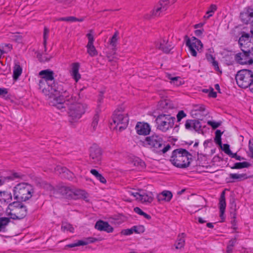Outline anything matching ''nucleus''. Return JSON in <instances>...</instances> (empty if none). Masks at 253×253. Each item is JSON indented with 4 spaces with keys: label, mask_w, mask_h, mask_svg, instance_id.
<instances>
[{
    "label": "nucleus",
    "mask_w": 253,
    "mask_h": 253,
    "mask_svg": "<svg viewBox=\"0 0 253 253\" xmlns=\"http://www.w3.org/2000/svg\"><path fill=\"white\" fill-rule=\"evenodd\" d=\"M98 121L99 116L98 115L96 114L94 116L93 121L91 123V127L93 130H96L97 126L98 125Z\"/></svg>",
    "instance_id": "nucleus-42"
},
{
    "label": "nucleus",
    "mask_w": 253,
    "mask_h": 253,
    "mask_svg": "<svg viewBox=\"0 0 253 253\" xmlns=\"http://www.w3.org/2000/svg\"><path fill=\"white\" fill-rule=\"evenodd\" d=\"M172 197V194L169 191L165 190L157 196L159 201L169 202Z\"/></svg>",
    "instance_id": "nucleus-23"
},
{
    "label": "nucleus",
    "mask_w": 253,
    "mask_h": 253,
    "mask_svg": "<svg viewBox=\"0 0 253 253\" xmlns=\"http://www.w3.org/2000/svg\"><path fill=\"white\" fill-rule=\"evenodd\" d=\"M193 128L195 129L196 131H197L201 127L200 122L199 121L196 120H193Z\"/></svg>",
    "instance_id": "nucleus-50"
},
{
    "label": "nucleus",
    "mask_w": 253,
    "mask_h": 253,
    "mask_svg": "<svg viewBox=\"0 0 253 253\" xmlns=\"http://www.w3.org/2000/svg\"><path fill=\"white\" fill-rule=\"evenodd\" d=\"M253 18V9L248 8L240 14V18L243 22L247 24Z\"/></svg>",
    "instance_id": "nucleus-22"
},
{
    "label": "nucleus",
    "mask_w": 253,
    "mask_h": 253,
    "mask_svg": "<svg viewBox=\"0 0 253 253\" xmlns=\"http://www.w3.org/2000/svg\"><path fill=\"white\" fill-rule=\"evenodd\" d=\"M10 222L8 217H0V232H5L6 226Z\"/></svg>",
    "instance_id": "nucleus-30"
},
{
    "label": "nucleus",
    "mask_w": 253,
    "mask_h": 253,
    "mask_svg": "<svg viewBox=\"0 0 253 253\" xmlns=\"http://www.w3.org/2000/svg\"><path fill=\"white\" fill-rule=\"evenodd\" d=\"M175 118L169 114H161L156 119L157 128L159 130L166 132L173 127Z\"/></svg>",
    "instance_id": "nucleus-7"
},
{
    "label": "nucleus",
    "mask_w": 253,
    "mask_h": 253,
    "mask_svg": "<svg viewBox=\"0 0 253 253\" xmlns=\"http://www.w3.org/2000/svg\"><path fill=\"white\" fill-rule=\"evenodd\" d=\"M90 159L92 163L99 164L101 160V149L96 145H93L90 148Z\"/></svg>",
    "instance_id": "nucleus-16"
},
{
    "label": "nucleus",
    "mask_w": 253,
    "mask_h": 253,
    "mask_svg": "<svg viewBox=\"0 0 253 253\" xmlns=\"http://www.w3.org/2000/svg\"><path fill=\"white\" fill-rule=\"evenodd\" d=\"M160 107L162 110L165 111H167L169 109H171L172 107L170 103L167 100H163L160 103Z\"/></svg>",
    "instance_id": "nucleus-34"
},
{
    "label": "nucleus",
    "mask_w": 253,
    "mask_h": 253,
    "mask_svg": "<svg viewBox=\"0 0 253 253\" xmlns=\"http://www.w3.org/2000/svg\"><path fill=\"white\" fill-rule=\"evenodd\" d=\"M90 173L93 174L100 182L102 183H106V180L104 177H103L97 170L95 169L90 170Z\"/></svg>",
    "instance_id": "nucleus-32"
},
{
    "label": "nucleus",
    "mask_w": 253,
    "mask_h": 253,
    "mask_svg": "<svg viewBox=\"0 0 253 253\" xmlns=\"http://www.w3.org/2000/svg\"><path fill=\"white\" fill-rule=\"evenodd\" d=\"M192 155L185 149H177L173 151L170 159L171 163L179 168H186L190 164Z\"/></svg>",
    "instance_id": "nucleus-3"
},
{
    "label": "nucleus",
    "mask_w": 253,
    "mask_h": 253,
    "mask_svg": "<svg viewBox=\"0 0 253 253\" xmlns=\"http://www.w3.org/2000/svg\"><path fill=\"white\" fill-rule=\"evenodd\" d=\"M5 213L12 219H21L26 216L27 209L22 203L14 202L8 205Z\"/></svg>",
    "instance_id": "nucleus-5"
},
{
    "label": "nucleus",
    "mask_w": 253,
    "mask_h": 253,
    "mask_svg": "<svg viewBox=\"0 0 253 253\" xmlns=\"http://www.w3.org/2000/svg\"><path fill=\"white\" fill-rule=\"evenodd\" d=\"M95 228L98 230L104 231L108 233H111L113 231V227L107 222L102 220L97 221L95 225Z\"/></svg>",
    "instance_id": "nucleus-19"
},
{
    "label": "nucleus",
    "mask_w": 253,
    "mask_h": 253,
    "mask_svg": "<svg viewBox=\"0 0 253 253\" xmlns=\"http://www.w3.org/2000/svg\"><path fill=\"white\" fill-rule=\"evenodd\" d=\"M61 98L63 99V101L62 103L63 107L59 108L58 105L53 106H56L59 109L65 108V105L69 106V122L71 123L77 122L85 113L87 108L86 104L80 101V94L70 96L68 90H67L66 96H61Z\"/></svg>",
    "instance_id": "nucleus-2"
},
{
    "label": "nucleus",
    "mask_w": 253,
    "mask_h": 253,
    "mask_svg": "<svg viewBox=\"0 0 253 253\" xmlns=\"http://www.w3.org/2000/svg\"><path fill=\"white\" fill-rule=\"evenodd\" d=\"M206 58L210 63H211L214 60V57H213L212 55L210 54H206Z\"/></svg>",
    "instance_id": "nucleus-62"
},
{
    "label": "nucleus",
    "mask_w": 253,
    "mask_h": 253,
    "mask_svg": "<svg viewBox=\"0 0 253 253\" xmlns=\"http://www.w3.org/2000/svg\"><path fill=\"white\" fill-rule=\"evenodd\" d=\"M22 72L21 67L18 64H15L13 68V78L14 80H17L21 75Z\"/></svg>",
    "instance_id": "nucleus-29"
},
{
    "label": "nucleus",
    "mask_w": 253,
    "mask_h": 253,
    "mask_svg": "<svg viewBox=\"0 0 253 253\" xmlns=\"http://www.w3.org/2000/svg\"><path fill=\"white\" fill-rule=\"evenodd\" d=\"M174 1L175 0H161L159 3L167 9L170 3L174 2Z\"/></svg>",
    "instance_id": "nucleus-44"
},
{
    "label": "nucleus",
    "mask_w": 253,
    "mask_h": 253,
    "mask_svg": "<svg viewBox=\"0 0 253 253\" xmlns=\"http://www.w3.org/2000/svg\"><path fill=\"white\" fill-rule=\"evenodd\" d=\"M3 196L4 197V198H3L4 201L7 203L10 202L12 200V196L10 193H4Z\"/></svg>",
    "instance_id": "nucleus-51"
},
{
    "label": "nucleus",
    "mask_w": 253,
    "mask_h": 253,
    "mask_svg": "<svg viewBox=\"0 0 253 253\" xmlns=\"http://www.w3.org/2000/svg\"><path fill=\"white\" fill-rule=\"evenodd\" d=\"M49 33V30L45 27L44 29V32H43V44L44 46V50L46 51V41L48 39V35Z\"/></svg>",
    "instance_id": "nucleus-43"
},
{
    "label": "nucleus",
    "mask_w": 253,
    "mask_h": 253,
    "mask_svg": "<svg viewBox=\"0 0 253 253\" xmlns=\"http://www.w3.org/2000/svg\"><path fill=\"white\" fill-rule=\"evenodd\" d=\"M242 52L238 53L235 55V59L237 63L242 65H251L253 60L250 57V51L242 49Z\"/></svg>",
    "instance_id": "nucleus-13"
},
{
    "label": "nucleus",
    "mask_w": 253,
    "mask_h": 253,
    "mask_svg": "<svg viewBox=\"0 0 253 253\" xmlns=\"http://www.w3.org/2000/svg\"><path fill=\"white\" fill-rule=\"evenodd\" d=\"M207 124L208 125L211 126L212 127V128H213V129H215L220 126V123H217V122H213V121H209L207 122Z\"/></svg>",
    "instance_id": "nucleus-49"
},
{
    "label": "nucleus",
    "mask_w": 253,
    "mask_h": 253,
    "mask_svg": "<svg viewBox=\"0 0 253 253\" xmlns=\"http://www.w3.org/2000/svg\"><path fill=\"white\" fill-rule=\"evenodd\" d=\"M42 79L39 81V87L42 92L48 96V103L50 105H58L63 107V99L66 96L67 90L61 85H56L54 82V73L49 70H42L39 73Z\"/></svg>",
    "instance_id": "nucleus-1"
},
{
    "label": "nucleus",
    "mask_w": 253,
    "mask_h": 253,
    "mask_svg": "<svg viewBox=\"0 0 253 253\" xmlns=\"http://www.w3.org/2000/svg\"><path fill=\"white\" fill-rule=\"evenodd\" d=\"M250 164L246 162L236 163L235 164L233 169H242L244 168H248Z\"/></svg>",
    "instance_id": "nucleus-38"
},
{
    "label": "nucleus",
    "mask_w": 253,
    "mask_h": 253,
    "mask_svg": "<svg viewBox=\"0 0 253 253\" xmlns=\"http://www.w3.org/2000/svg\"><path fill=\"white\" fill-rule=\"evenodd\" d=\"M71 16L69 17H60V18H57L55 19V21H66V22H71Z\"/></svg>",
    "instance_id": "nucleus-56"
},
{
    "label": "nucleus",
    "mask_w": 253,
    "mask_h": 253,
    "mask_svg": "<svg viewBox=\"0 0 253 253\" xmlns=\"http://www.w3.org/2000/svg\"><path fill=\"white\" fill-rule=\"evenodd\" d=\"M132 228L133 229V232L138 234L142 233L145 231L144 226L143 225L134 226Z\"/></svg>",
    "instance_id": "nucleus-41"
},
{
    "label": "nucleus",
    "mask_w": 253,
    "mask_h": 253,
    "mask_svg": "<svg viewBox=\"0 0 253 253\" xmlns=\"http://www.w3.org/2000/svg\"><path fill=\"white\" fill-rule=\"evenodd\" d=\"M231 158H235L237 160L241 161L242 160H244V158L238 156L236 153H232V155L230 156Z\"/></svg>",
    "instance_id": "nucleus-60"
},
{
    "label": "nucleus",
    "mask_w": 253,
    "mask_h": 253,
    "mask_svg": "<svg viewBox=\"0 0 253 253\" xmlns=\"http://www.w3.org/2000/svg\"><path fill=\"white\" fill-rule=\"evenodd\" d=\"M0 48H1L2 54H4L10 51L11 50L12 46L10 44L4 43L0 45Z\"/></svg>",
    "instance_id": "nucleus-35"
},
{
    "label": "nucleus",
    "mask_w": 253,
    "mask_h": 253,
    "mask_svg": "<svg viewBox=\"0 0 253 253\" xmlns=\"http://www.w3.org/2000/svg\"><path fill=\"white\" fill-rule=\"evenodd\" d=\"M145 143L153 151L159 154H165L170 148V146L169 144L164 146L163 138L155 133L146 137Z\"/></svg>",
    "instance_id": "nucleus-4"
},
{
    "label": "nucleus",
    "mask_w": 253,
    "mask_h": 253,
    "mask_svg": "<svg viewBox=\"0 0 253 253\" xmlns=\"http://www.w3.org/2000/svg\"><path fill=\"white\" fill-rule=\"evenodd\" d=\"M186 114L183 111H179L176 116L177 122H179L182 119L186 117Z\"/></svg>",
    "instance_id": "nucleus-47"
},
{
    "label": "nucleus",
    "mask_w": 253,
    "mask_h": 253,
    "mask_svg": "<svg viewBox=\"0 0 253 253\" xmlns=\"http://www.w3.org/2000/svg\"><path fill=\"white\" fill-rule=\"evenodd\" d=\"M216 5L214 4H211L207 12V14L208 15L207 18H209L211 16H212L213 13L216 11Z\"/></svg>",
    "instance_id": "nucleus-40"
},
{
    "label": "nucleus",
    "mask_w": 253,
    "mask_h": 253,
    "mask_svg": "<svg viewBox=\"0 0 253 253\" xmlns=\"http://www.w3.org/2000/svg\"><path fill=\"white\" fill-rule=\"evenodd\" d=\"M153 200V195L152 192H148L147 193L142 192H139L137 201L142 203H150Z\"/></svg>",
    "instance_id": "nucleus-21"
},
{
    "label": "nucleus",
    "mask_w": 253,
    "mask_h": 253,
    "mask_svg": "<svg viewBox=\"0 0 253 253\" xmlns=\"http://www.w3.org/2000/svg\"><path fill=\"white\" fill-rule=\"evenodd\" d=\"M139 192H133L132 190L128 191L127 194L128 195L132 196L133 197L135 198V199L137 200V198L138 197Z\"/></svg>",
    "instance_id": "nucleus-55"
},
{
    "label": "nucleus",
    "mask_w": 253,
    "mask_h": 253,
    "mask_svg": "<svg viewBox=\"0 0 253 253\" xmlns=\"http://www.w3.org/2000/svg\"><path fill=\"white\" fill-rule=\"evenodd\" d=\"M240 47L246 50H253V35L249 34H244L239 38L238 41Z\"/></svg>",
    "instance_id": "nucleus-11"
},
{
    "label": "nucleus",
    "mask_w": 253,
    "mask_h": 253,
    "mask_svg": "<svg viewBox=\"0 0 253 253\" xmlns=\"http://www.w3.org/2000/svg\"><path fill=\"white\" fill-rule=\"evenodd\" d=\"M226 202H225V193L224 192H222L220 195V197L219 199V209H220V216L221 218H222L223 214L224 213L225 210L226 208Z\"/></svg>",
    "instance_id": "nucleus-26"
},
{
    "label": "nucleus",
    "mask_w": 253,
    "mask_h": 253,
    "mask_svg": "<svg viewBox=\"0 0 253 253\" xmlns=\"http://www.w3.org/2000/svg\"><path fill=\"white\" fill-rule=\"evenodd\" d=\"M135 130L139 135H146L151 130L150 127L147 123L138 122L135 126Z\"/></svg>",
    "instance_id": "nucleus-17"
},
{
    "label": "nucleus",
    "mask_w": 253,
    "mask_h": 253,
    "mask_svg": "<svg viewBox=\"0 0 253 253\" xmlns=\"http://www.w3.org/2000/svg\"><path fill=\"white\" fill-rule=\"evenodd\" d=\"M133 233V228H131L130 229H127L125 230H123L122 231V234L124 235H129Z\"/></svg>",
    "instance_id": "nucleus-53"
},
{
    "label": "nucleus",
    "mask_w": 253,
    "mask_h": 253,
    "mask_svg": "<svg viewBox=\"0 0 253 253\" xmlns=\"http://www.w3.org/2000/svg\"><path fill=\"white\" fill-rule=\"evenodd\" d=\"M186 44L188 47L191 54L194 57L197 56L196 50L198 51L203 47L201 41L195 37H192L191 39H188Z\"/></svg>",
    "instance_id": "nucleus-12"
},
{
    "label": "nucleus",
    "mask_w": 253,
    "mask_h": 253,
    "mask_svg": "<svg viewBox=\"0 0 253 253\" xmlns=\"http://www.w3.org/2000/svg\"><path fill=\"white\" fill-rule=\"evenodd\" d=\"M236 242V240L235 239H232L229 241L227 247V252L228 253H232L233 248L235 246Z\"/></svg>",
    "instance_id": "nucleus-39"
},
{
    "label": "nucleus",
    "mask_w": 253,
    "mask_h": 253,
    "mask_svg": "<svg viewBox=\"0 0 253 253\" xmlns=\"http://www.w3.org/2000/svg\"><path fill=\"white\" fill-rule=\"evenodd\" d=\"M134 211L137 214L143 215L144 212H143L139 208L136 207L134 209Z\"/></svg>",
    "instance_id": "nucleus-61"
},
{
    "label": "nucleus",
    "mask_w": 253,
    "mask_h": 253,
    "mask_svg": "<svg viewBox=\"0 0 253 253\" xmlns=\"http://www.w3.org/2000/svg\"><path fill=\"white\" fill-rule=\"evenodd\" d=\"M223 150L226 154L229 155L230 157L231 156V155H232L233 153L230 149L229 145L227 144H224L223 145Z\"/></svg>",
    "instance_id": "nucleus-46"
},
{
    "label": "nucleus",
    "mask_w": 253,
    "mask_h": 253,
    "mask_svg": "<svg viewBox=\"0 0 253 253\" xmlns=\"http://www.w3.org/2000/svg\"><path fill=\"white\" fill-rule=\"evenodd\" d=\"M211 63H212V65L214 67V69L216 71H219V69L218 62L215 61V59Z\"/></svg>",
    "instance_id": "nucleus-63"
},
{
    "label": "nucleus",
    "mask_w": 253,
    "mask_h": 253,
    "mask_svg": "<svg viewBox=\"0 0 253 253\" xmlns=\"http://www.w3.org/2000/svg\"><path fill=\"white\" fill-rule=\"evenodd\" d=\"M40 186L47 190L53 191V193H55V192L59 193L66 198H72L75 195L74 189L71 187L59 186L55 189L51 185L44 181H42Z\"/></svg>",
    "instance_id": "nucleus-8"
},
{
    "label": "nucleus",
    "mask_w": 253,
    "mask_h": 253,
    "mask_svg": "<svg viewBox=\"0 0 253 253\" xmlns=\"http://www.w3.org/2000/svg\"><path fill=\"white\" fill-rule=\"evenodd\" d=\"M245 174H238V173H231L230 174V177L232 179H242L244 177Z\"/></svg>",
    "instance_id": "nucleus-48"
},
{
    "label": "nucleus",
    "mask_w": 253,
    "mask_h": 253,
    "mask_svg": "<svg viewBox=\"0 0 253 253\" xmlns=\"http://www.w3.org/2000/svg\"><path fill=\"white\" fill-rule=\"evenodd\" d=\"M186 235L184 233L179 234L175 242L174 246L176 249H181L185 245V238Z\"/></svg>",
    "instance_id": "nucleus-25"
},
{
    "label": "nucleus",
    "mask_w": 253,
    "mask_h": 253,
    "mask_svg": "<svg viewBox=\"0 0 253 253\" xmlns=\"http://www.w3.org/2000/svg\"><path fill=\"white\" fill-rule=\"evenodd\" d=\"M222 133L223 132H221L220 130H216L215 131V141L216 144L221 147L222 145L221 136Z\"/></svg>",
    "instance_id": "nucleus-37"
},
{
    "label": "nucleus",
    "mask_w": 253,
    "mask_h": 253,
    "mask_svg": "<svg viewBox=\"0 0 253 253\" xmlns=\"http://www.w3.org/2000/svg\"><path fill=\"white\" fill-rule=\"evenodd\" d=\"M33 193L32 186L27 183H19L14 187L13 190L14 198L24 201L29 199Z\"/></svg>",
    "instance_id": "nucleus-6"
},
{
    "label": "nucleus",
    "mask_w": 253,
    "mask_h": 253,
    "mask_svg": "<svg viewBox=\"0 0 253 253\" xmlns=\"http://www.w3.org/2000/svg\"><path fill=\"white\" fill-rule=\"evenodd\" d=\"M22 176L23 175L17 172L13 173L11 174L10 175L6 177H2L0 176V185L8 181V180H13L17 178H22Z\"/></svg>",
    "instance_id": "nucleus-24"
},
{
    "label": "nucleus",
    "mask_w": 253,
    "mask_h": 253,
    "mask_svg": "<svg viewBox=\"0 0 253 253\" xmlns=\"http://www.w3.org/2000/svg\"><path fill=\"white\" fill-rule=\"evenodd\" d=\"M167 9L165 7L160 4L159 3L155 6L153 10L151 11V14L153 16H159L160 14L166 11Z\"/></svg>",
    "instance_id": "nucleus-28"
},
{
    "label": "nucleus",
    "mask_w": 253,
    "mask_h": 253,
    "mask_svg": "<svg viewBox=\"0 0 253 253\" xmlns=\"http://www.w3.org/2000/svg\"><path fill=\"white\" fill-rule=\"evenodd\" d=\"M209 96L211 97L215 98L217 96L216 92L213 90L212 88L210 89V91L209 93Z\"/></svg>",
    "instance_id": "nucleus-59"
},
{
    "label": "nucleus",
    "mask_w": 253,
    "mask_h": 253,
    "mask_svg": "<svg viewBox=\"0 0 253 253\" xmlns=\"http://www.w3.org/2000/svg\"><path fill=\"white\" fill-rule=\"evenodd\" d=\"M79 65L77 63H74L72 66V76L76 82H78L80 79L81 76L79 73Z\"/></svg>",
    "instance_id": "nucleus-27"
},
{
    "label": "nucleus",
    "mask_w": 253,
    "mask_h": 253,
    "mask_svg": "<svg viewBox=\"0 0 253 253\" xmlns=\"http://www.w3.org/2000/svg\"><path fill=\"white\" fill-rule=\"evenodd\" d=\"M167 77L170 80V83L175 85L178 86L182 84L180 77H172L169 74L167 75Z\"/></svg>",
    "instance_id": "nucleus-33"
},
{
    "label": "nucleus",
    "mask_w": 253,
    "mask_h": 253,
    "mask_svg": "<svg viewBox=\"0 0 253 253\" xmlns=\"http://www.w3.org/2000/svg\"><path fill=\"white\" fill-rule=\"evenodd\" d=\"M86 36L88 40V42L86 45L87 53L91 57L95 56L98 54V52L94 45V38L92 30H90Z\"/></svg>",
    "instance_id": "nucleus-14"
},
{
    "label": "nucleus",
    "mask_w": 253,
    "mask_h": 253,
    "mask_svg": "<svg viewBox=\"0 0 253 253\" xmlns=\"http://www.w3.org/2000/svg\"><path fill=\"white\" fill-rule=\"evenodd\" d=\"M54 171L56 173L61 175V176L65 178L70 179L73 177V173L65 167L57 166L54 168Z\"/></svg>",
    "instance_id": "nucleus-18"
},
{
    "label": "nucleus",
    "mask_w": 253,
    "mask_h": 253,
    "mask_svg": "<svg viewBox=\"0 0 253 253\" xmlns=\"http://www.w3.org/2000/svg\"><path fill=\"white\" fill-rule=\"evenodd\" d=\"M193 120H187L185 124V127L186 129L192 130L193 128Z\"/></svg>",
    "instance_id": "nucleus-45"
},
{
    "label": "nucleus",
    "mask_w": 253,
    "mask_h": 253,
    "mask_svg": "<svg viewBox=\"0 0 253 253\" xmlns=\"http://www.w3.org/2000/svg\"><path fill=\"white\" fill-rule=\"evenodd\" d=\"M113 123L115 128L120 131L126 128L128 124L127 115L120 110L115 111L113 115Z\"/></svg>",
    "instance_id": "nucleus-10"
},
{
    "label": "nucleus",
    "mask_w": 253,
    "mask_h": 253,
    "mask_svg": "<svg viewBox=\"0 0 253 253\" xmlns=\"http://www.w3.org/2000/svg\"><path fill=\"white\" fill-rule=\"evenodd\" d=\"M119 32L116 31L112 37L110 39L109 42L111 46L112 47L113 50L116 49L117 42L118 41Z\"/></svg>",
    "instance_id": "nucleus-31"
},
{
    "label": "nucleus",
    "mask_w": 253,
    "mask_h": 253,
    "mask_svg": "<svg viewBox=\"0 0 253 253\" xmlns=\"http://www.w3.org/2000/svg\"><path fill=\"white\" fill-rule=\"evenodd\" d=\"M74 229L71 224L66 222L62 223L61 226V230L62 231H69L71 232H73Z\"/></svg>",
    "instance_id": "nucleus-36"
},
{
    "label": "nucleus",
    "mask_w": 253,
    "mask_h": 253,
    "mask_svg": "<svg viewBox=\"0 0 253 253\" xmlns=\"http://www.w3.org/2000/svg\"><path fill=\"white\" fill-rule=\"evenodd\" d=\"M236 81L240 87L245 88L249 87L253 82V72L250 70H241L237 72Z\"/></svg>",
    "instance_id": "nucleus-9"
},
{
    "label": "nucleus",
    "mask_w": 253,
    "mask_h": 253,
    "mask_svg": "<svg viewBox=\"0 0 253 253\" xmlns=\"http://www.w3.org/2000/svg\"><path fill=\"white\" fill-rule=\"evenodd\" d=\"M97 239L93 237H88L84 238L83 240H79L76 243L68 245L67 246L69 248H74L75 247L85 246L90 243H94Z\"/></svg>",
    "instance_id": "nucleus-20"
},
{
    "label": "nucleus",
    "mask_w": 253,
    "mask_h": 253,
    "mask_svg": "<svg viewBox=\"0 0 253 253\" xmlns=\"http://www.w3.org/2000/svg\"><path fill=\"white\" fill-rule=\"evenodd\" d=\"M195 110L203 112L205 110V108L203 105H196L195 106Z\"/></svg>",
    "instance_id": "nucleus-58"
},
{
    "label": "nucleus",
    "mask_w": 253,
    "mask_h": 253,
    "mask_svg": "<svg viewBox=\"0 0 253 253\" xmlns=\"http://www.w3.org/2000/svg\"><path fill=\"white\" fill-rule=\"evenodd\" d=\"M134 165L137 166H140V168L143 169L145 167V163L140 159H137L134 163Z\"/></svg>",
    "instance_id": "nucleus-52"
},
{
    "label": "nucleus",
    "mask_w": 253,
    "mask_h": 253,
    "mask_svg": "<svg viewBox=\"0 0 253 253\" xmlns=\"http://www.w3.org/2000/svg\"><path fill=\"white\" fill-rule=\"evenodd\" d=\"M8 93L7 89L0 88V96H5Z\"/></svg>",
    "instance_id": "nucleus-57"
},
{
    "label": "nucleus",
    "mask_w": 253,
    "mask_h": 253,
    "mask_svg": "<svg viewBox=\"0 0 253 253\" xmlns=\"http://www.w3.org/2000/svg\"><path fill=\"white\" fill-rule=\"evenodd\" d=\"M249 149L253 157V140H250L249 141Z\"/></svg>",
    "instance_id": "nucleus-64"
},
{
    "label": "nucleus",
    "mask_w": 253,
    "mask_h": 253,
    "mask_svg": "<svg viewBox=\"0 0 253 253\" xmlns=\"http://www.w3.org/2000/svg\"><path fill=\"white\" fill-rule=\"evenodd\" d=\"M155 46L166 53L169 52L173 48L171 42H169L167 38L161 39L156 42Z\"/></svg>",
    "instance_id": "nucleus-15"
},
{
    "label": "nucleus",
    "mask_w": 253,
    "mask_h": 253,
    "mask_svg": "<svg viewBox=\"0 0 253 253\" xmlns=\"http://www.w3.org/2000/svg\"><path fill=\"white\" fill-rule=\"evenodd\" d=\"M21 36L18 33L14 34L12 37V39L17 42H21Z\"/></svg>",
    "instance_id": "nucleus-54"
}]
</instances>
